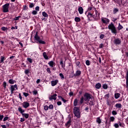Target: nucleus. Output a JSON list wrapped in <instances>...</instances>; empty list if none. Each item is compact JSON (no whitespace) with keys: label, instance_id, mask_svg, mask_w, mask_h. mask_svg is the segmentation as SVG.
<instances>
[{"label":"nucleus","instance_id":"nucleus-58","mask_svg":"<svg viewBox=\"0 0 128 128\" xmlns=\"http://www.w3.org/2000/svg\"><path fill=\"white\" fill-rule=\"evenodd\" d=\"M24 120H25L24 118H20V122H24Z\"/></svg>","mask_w":128,"mask_h":128},{"label":"nucleus","instance_id":"nucleus-3","mask_svg":"<svg viewBox=\"0 0 128 128\" xmlns=\"http://www.w3.org/2000/svg\"><path fill=\"white\" fill-rule=\"evenodd\" d=\"M73 113L77 118H80V107L75 106L73 109Z\"/></svg>","mask_w":128,"mask_h":128},{"label":"nucleus","instance_id":"nucleus-11","mask_svg":"<svg viewBox=\"0 0 128 128\" xmlns=\"http://www.w3.org/2000/svg\"><path fill=\"white\" fill-rule=\"evenodd\" d=\"M56 96H58V94H53L49 97V100H56Z\"/></svg>","mask_w":128,"mask_h":128},{"label":"nucleus","instance_id":"nucleus-15","mask_svg":"<svg viewBox=\"0 0 128 128\" xmlns=\"http://www.w3.org/2000/svg\"><path fill=\"white\" fill-rule=\"evenodd\" d=\"M48 64L50 68H54L56 66V63L54 61H50L48 62Z\"/></svg>","mask_w":128,"mask_h":128},{"label":"nucleus","instance_id":"nucleus-26","mask_svg":"<svg viewBox=\"0 0 128 128\" xmlns=\"http://www.w3.org/2000/svg\"><path fill=\"white\" fill-rule=\"evenodd\" d=\"M22 116L26 118H28V116H30V115L28 114H26V113H23L22 114Z\"/></svg>","mask_w":128,"mask_h":128},{"label":"nucleus","instance_id":"nucleus-51","mask_svg":"<svg viewBox=\"0 0 128 128\" xmlns=\"http://www.w3.org/2000/svg\"><path fill=\"white\" fill-rule=\"evenodd\" d=\"M48 108H50V110H52L54 108V105L52 104H50L48 106Z\"/></svg>","mask_w":128,"mask_h":128},{"label":"nucleus","instance_id":"nucleus-27","mask_svg":"<svg viewBox=\"0 0 128 128\" xmlns=\"http://www.w3.org/2000/svg\"><path fill=\"white\" fill-rule=\"evenodd\" d=\"M58 98L59 100H62V102H64V103L66 102V100H64V98L62 97V96H58Z\"/></svg>","mask_w":128,"mask_h":128},{"label":"nucleus","instance_id":"nucleus-31","mask_svg":"<svg viewBox=\"0 0 128 128\" xmlns=\"http://www.w3.org/2000/svg\"><path fill=\"white\" fill-rule=\"evenodd\" d=\"M122 28H124V26L120 24V23H119L118 26V30H122Z\"/></svg>","mask_w":128,"mask_h":128},{"label":"nucleus","instance_id":"nucleus-63","mask_svg":"<svg viewBox=\"0 0 128 128\" xmlns=\"http://www.w3.org/2000/svg\"><path fill=\"white\" fill-rule=\"evenodd\" d=\"M69 95L70 96H74V93L72 92H70L69 93Z\"/></svg>","mask_w":128,"mask_h":128},{"label":"nucleus","instance_id":"nucleus-13","mask_svg":"<svg viewBox=\"0 0 128 128\" xmlns=\"http://www.w3.org/2000/svg\"><path fill=\"white\" fill-rule=\"evenodd\" d=\"M58 82V80H52L51 82V86H56Z\"/></svg>","mask_w":128,"mask_h":128},{"label":"nucleus","instance_id":"nucleus-14","mask_svg":"<svg viewBox=\"0 0 128 128\" xmlns=\"http://www.w3.org/2000/svg\"><path fill=\"white\" fill-rule=\"evenodd\" d=\"M82 74V71L80 70H77L76 72V73L74 74V76H80Z\"/></svg>","mask_w":128,"mask_h":128},{"label":"nucleus","instance_id":"nucleus-12","mask_svg":"<svg viewBox=\"0 0 128 128\" xmlns=\"http://www.w3.org/2000/svg\"><path fill=\"white\" fill-rule=\"evenodd\" d=\"M22 106L24 108H28L30 106V103H28V102H24L22 104Z\"/></svg>","mask_w":128,"mask_h":128},{"label":"nucleus","instance_id":"nucleus-37","mask_svg":"<svg viewBox=\"0 0 128 128\" xmlns=\"http://www.w3.org/2000/svg\"><path fill=\"white\" fill-rule=\"evenodd\" d=\"M6 59L4 58V56H0V62H4V60Z\"/></svg>","mask_w":128,"mask_h":128},{"label":"nucleus","instance_id":"nucleus-53","mask_svg":"<svg viewBox=\"0 0 128 128\" xmlns=\"http://www.w3.org/2000/svg\"><path fill=\"white\" fill-rule=\"evenodd\" d=\"M44 110H48V106L46 105L44 106Z\"/></svg>","mask_w":128,"mask_h":128},{"label":"nucleus","instance_id":"nucleus-41","mask_svg":"<svg viewBox=\"0 0 128 128\" xmlns=\"http://www.w3.org/2000/svg\"><path fill=\"white\" fill-rule=\"evenodd\" d=\"M60 78L62 80H64V74H62V73L60 74Z\"/></svg>","mask_w":128,"mask_h":128},{"label":"nucleus","instance_id":"nucleus-39","mask_svg":"<svg viewBox=\"0 0 128 128\" xmlns=\"http://www.w3.org/2000/svg\"><path fill=\"white\" fill-rule=\"evenodd\" d=\"M20 18H22V16H18L15 17L14 20H18Z\"/></svg>","mask_w":128,"mask_h":128},{"label":"nucleus","instance_id":"nucleus-28","mask_svg":"<svg viewBox=\"0 0 128 128\" xmlns=\"http://www.w3.org/2000/svg\"><path fill=\"white\" fill-rule=\"evenodd\" d=\"M116 108H122V104H116L115 105Z\"/></svg>","mask_w":128,"mask_h":128},{"label":"nucleus","instance_id":"nucleus-48","mask_svg":"<svg viewBox=\"0 0 128 128\" xmlns=\"http://www.w3.org/2000/svg\"><path fill=\"white\" fill-rule=\"evenodd\" d=\"M1 30H3L4 32H6V30H7L8 28H6V27H2V28H1Z\"/></svg>","mask_w":128,"mask_h":128},{"label":"nucleus","instance_id":"nucleus-25","mask_svg":"<svg viewBox=\"0 0 128 128\" xmlns=\"http://www.w3.org/2000/svg\"><path fill=\"white\" fill-rule=\"evenodd\" d=\"M120 96V93H116L114 94V98L116 100H118Z\"/></svg>","mask_w":128,"mask_h":128},{"label":"nucleus","instance_id":"nucleus-18","mask_svg":"<svg viewBox=\"0 0 128 128\" xmlns=\"http://www.w3.org/2000/svg\"><path fill=\"white\" fill-rule=\"evenodd\" d=\"M71 124H72V121L70 120H69L65 124V126H66V128H70V126Z\"/></svg>","mask_w":128,"mask_h":128},{"label":"nucleus","instance_id":"nucleus-17","mask_svg":"<svg viewBox=\"0 0 128 128\" xmlns=\"http://www.w3.org/2000/svg\"><path fill=\"white\" fill-rule=\"evenodd\" d=\"M126 88H128V72H126Z\"/></svg>","mask_w":128,"mask_h":128},{"label":"nucleus","instance_id":"nucleus-44","mask_svg":"<svg viewBox=\"0 0 128 128\" xmlns=\"http://www.w3.org/2000/svg\"><path fill=\"white\" fill-rule=\"evenodd\" d=\"M34 6V3H30L29 5V8H32Z\"/></svg>","mask_w":128,"mask_h":128},{"label":"nucleus","instance_id":"nucleus-61","mask_svg":"<svg viewBox=\"0 0 128 128\" xmlns=\"http://www.w3.org/2000/svg\"><path fill=\"white\" fill-rule=\"evenodd\" d=\"M36 84H40V80L38 79L36 81Z\"/></svg>","mask_w":128,"mask_h":128},{"label":"nucleus","instance_id":"nucleus-30","mask_svg":"<svg viewBox=\"0 0 128 128\" xmlns=\"http://www.w3.org/2000/svg\"><path fill=\"white\" fill-rule=\"evenodd\" d=\"M96 122L98 124L102 123V120H100V117L96 118Z\"/></svg>","mask_w":128,"mask_h":128},{"label":"nucleus","instance_id":"nucleus-36","mask_svg":"<svg viewBox=\"0 0 128 128\" xmlns=\"http://www.w3.org/2000/svg\"><path fill=\"white\" fill-rule=\"evenodd\" d=\"M115 2L116 4H122V0H115Z\"/></svg>","mask_w":128,"mask_h":128},{"label":"nucleus","instance_id":"nucleus-49","mask_svg":"<svg viewBox=\"0 0 128 128\" xmlns=\"http://www.w3.org/2000/svg\"><path fill=\"white\" fill-rule=\"evenodd\" d=\"M38 14V11L36 10H33L32 12V14H33L34 16H36V14Z\"/></svg>","mask_w":128,"mask_h":128},{"label":"nucleus","instance_id":"nucleus-21","mask_svg":"<svg viewBox=\"0 0 128 128\" xmlns=\"http://www.w3.org/2000/svg\"><path fill=\"white\" fill-rule=\"evenodd\" d=\"M42 56L44 60H48V55L46 54V52H44L42 53Z\"/></svg>","mask_w":128,"mask_h":128},{"label":"nucleus","instance_id":"nucleus-40","mask_svg":"<svg viewBox=\"0 0 128 128\" xmlns=\"http://www.w3.org/2000/svg\"><path fill=\"white\" fill-rule=\"evenodd\" d=\"M47 72H48V74H52V71H50V68H48L46 70Z\"/></svg>","mask_w":128,"mask_h":128},{"label":"nucleus","instance_id":"nucleus-19","mask_svg":"<svg viewBox=\"0 0 128 128\" xmlns=\"http://www.w3.org/2000/svg\"><path fill=\"white\" fill-rule=\"evenodd\" d=\"M18 110L19 112L21 114H24V110L22 108V107L19 106L18 108Z\"/></svg>","mask_w":128,"mask_h":128},{"label":"nucleus","instance_id":"nucleus-35","mask_svg":"<svg viewBox=\"0 0 128 128\" xmlns=\"http://www.w3.org/2000/svg\"><path fill=\"white\" fill-rule=\"evenodd\" d=\"M102 88H103L104 90H108V87L107 84H102Z\"/></svg>","mask_w":128,"mask_h":128},{"label":"nucleus","instance_id":"nucleus-43","mask_svg":"<svg viewBox=\"0 0 128 128\" xmlns=\"http://www.w3.org/2000/svg\"><path fill=\"white\" fill-rule=\"evenodd\" d=\"M23 95L24 96L25 98H27V96H30V94H28V93H26V92H23Z\"/></svg>","mask_w":128,"mask_h":128},{"label":"nucleus","instance_id":"nucleus-52","mask_svg":"<svg viewBox=\"0 0 128 128\" xmlns=\"http://www.w3.org/2000/svg\"><path fill=\"white\" fill-rule=\"evenodd\" d=\"M32 92H33V94H34V96H36V94H38V90H34Z\"/></svg>","mask_w":128,"mask_h":128},{"label":"nucleus","instance_id":"nucleus-62","mask_svg":"<svg viewBox=\"0 0 128 128\" xmlns=\"http://www.w3.org/2000/svg\"><path fill=\"white\" fill-rule=\"evenodd\" d=\"M57 104H58V106H61V104H62V102H57Z\"/></svg>","mask_w":128,"mask_h":128},{"label":"nucleus","instance_id":"nucleus-9","mask_svg":"<svg viewBox=\"0 0 128 128\" xmlns=\"http://www.w3.org/2000/svg\"><path fill=\"white\" fill-rule=\"evenodd\" d=\"M101 20L103 24H108L110 23V20L105 18H102Z\"/></svg>","mask_w":128,"mask_h":128},{"label":"nucleus","instance_id":"nucleus-22","mask_svg":"<svg viewBox=\"0 0 128 128\" xmlns=\"http://www.w3.org/2000/svg\"><path fill=\"white\" fill-rule=\"evenodd\" d=\"M118 124L120 126V128H124L126 126V125L124 124V122H118Z\"/></svg>","mask_w":128,"mask_h":128},{"label":"nucleus","instance_id":"nucleus-2","mask_svg":"<svg viewBox=\"0 0 128 128\" xmlns=\"http://www.w3.org/2000/svg\"><path fill=\"white\" fill-rule=\"evenodd\" d=\"M108 28L110 30H111L112 34H118V30H116V27L114 26V23L111 22L109 25L108 26Z\"/></svg>","mask_w":128,"mask_h":128},{"label":"nucleus","instance_id":"nucleus-45","mask_svg":"<svg viewBox=\"0 0 128 128\" xmlns=\"http://www.w3.org/2000/svg\"><path fill=\"white\" fill-rule=\"evenodd\" d=\"M8 118H10L8 116H5L3 119V122H6V120H8Z\"/></svg>","mask_w":128,"mask_h":128},{"label":"nucleus","instance_id":"nucleus-6","mask_svg":"<svg viewBox=\"0 0 128 128\" xmlns=\"http://www.w3.org/2000/svg\"><path fill=\"white\" fill-rule=\"evenodd\" d=\"M10 8V4L7 3L2 6L3 12H8V8Z\"/></svg>","mask_w":128,"mask_h":128},{"label":"nucleus","instance_id":"nucleus-56","mask_svg":"<svg viewBox=\"0 0 128 128\" xmlns=\"http://www.w3.org/2000/svg\"><path fill=\"white\" fill-rule=\"evenodd\" d=\"M104 48V44H101L99 45V48Z\"/></svg>","mask_w":128,"mask_h":128},{"label":"nucleus","instance_id":"nucleus-8","mask_svg":"<svg viewBox=\"0 0 128 128\" xmlns=\"http://www.w3.org/2000/svg\"><path fill=\"white\" fill-rule=\"evenodd\" d=\"M88 12L92 10V12H94L95 14H96V16H98V10H96V8L92 7V6H88Z\"/></svg>","mask_w":128,"mask_h":128},{"label":"nucleus","instance_id":"nucleus-5","mask_svg":"<svg viewBox=\"0 0 128 128\" xmlns=\"http://www.w3.org/2000/svg\"><path fill=\"white\" fill-rule=\"evenodd\" d=\"M34 38L35 40H36V42H38L39 44H46V42H44V41H42V40H40V36H38V32H36V34L34 37Z\"/></svg>","mask_w":128,"mask_h":128},{"label":"nucleus","instance_id":"nucleus-57","mask_svg":"<svg viewBox=\"0 0 128 128\" xmlns=\"http://www.w3.org/2000/svg\"><path fill=\"white\" fill-rule=\"evenodd\" d=\"M100 38H101V40H102V38H104V34H102L101 35H100Z\"/></svg>","mask_w":128,"mask_h":128},{"label":"nucleus","instance_id":"nucleus-42","mask_svg":"<svg viewBox=\"0 0 128 128\" xmlns=\"http://www.w3.org/2000/svg\"><path fill=\"white\" fill-rule=\"evenodd\" d=\"M24 74H26V75L28 74H30V70H29L28 69L26 70H24Z\"/></svg>","mask_w":128,"mask_h":128},{"label":"nucleus","instance_id":"nucleus-33","mask_svg":"<svg viewBox=\"0 0 128 128\" xmlns=\"http://www.w3.org/2000/svg\"><path fill=\"white\" fill-rule=\"evenodd\" d=\"M42 15L44 18H48V13L46 12H42Z\"/></svg>","mask_w":128,"mask_h":128},{"label":"nucleus","instance_id":"nucleus-1","mask_svg":"<svg viewBox=\"0 0 128 128\" xmlns=\"http://www.w3.org/2000/svg\"><path fill=\"white\" fill-rule=\"evenodd\" d=\"M84 102H88L90 106H94V103L92 100V96L88 92H85L84 96H82L78 102V98H75L74 100V106H82L84 104Z\"/></svg>","mask_w":128,"mask_h":128},{"label":"nucleus","instance_id":"nucleus-23","mask_svg":"<svg viewBox=\"0 0 128 128\" xmlns=\"http://www.w3.org/2000/svg\"><path fill=\"white\" fill-rule=\"evenodd\" d=\"M116 118H114V117L110 116V122H114Z\"/></svg>","mask_w":128,"mask_h":128},{"label":"nucleus","instance_id":"nucleus-20","mask_svg":"<svg viewBox=\"0 0 128 128\" xmlns=\"http://www.w3.org/2000/svg\"><path fill=\"white\" fill-rule=\"evenodd\" d=\"M95 88H97V90H100V88H102V84L100 82L97 83L95 86Z\"/></svg>","mask_w":128,"mask_h":128},{"label":"nucleus","instance_id":"nucleus-55","mask_svg":"<svg viewBox=\"0 0 128 128\" xmlns=\"http://www.w3.org/2000/svg\"><path fill=\"white\" fill-rule=\"evenodd\" d=\"M35 10L36 12H39L40 11V6H36Z\"/></svg>","mask_w":128,"mask_h":128},{"label":"nucleus","instance_id":"nucleus-16","mask_svg":"<svg viewBox=\"0 0 128 128\" xmlns=\"http://www.w3.org/2000/svg\"><path fill=\"white\" fill-rule=\"evenodd\" d=\"M78 12L80 14H84V8L82 6H80L78 8Z\"/></svg>","mask_w":128,"mask_h":128},{"label":"nucleus","instance_id":"nucleus-38","mask_svg":"<svg viewBox=\"0 0 128 128\" xmlns=\"http://www.w3.org/2000/svg\"><path fill=\"white\" fill-rule=\"evenodd\" d=\"M114 126L115 128H120V125L118 124V123H116L114 124Z\"/></svg>","mask_w":128,"mask_h":128},{"label":"nucleus","instance_id":"nucleus-29","mask_svg":"<svg viewBox=\"0 0 128 128\" xmlns=\"http://www.w3.org/2000/svg\"><path fill=\"white\" fill-rule=\"evenodd\" d=\"M8 82L10 84H14V82H16V80H14L12 79H10L8 80Z\"/></svg>","mask_w":128,"mask_h":128},{"label":"nucleus","instance_id":"nucleus-64","mask_svg":"<svg viewBox=\"0 0 128 128\" xmlns=\"http://www.w3.org/2000/svg\"><path fill=\"white\" fill-rule=\"evenodd\" d=\"M85 110H86V112H88V106H86V107L85 108Z\"/></svg>","mask_w":128,"mask_h":128},{"label":"nucleus","instance_id":"nucleus-59","mask_svg":"<svg viewBox=\"0 0 128 128\" xmlns=\"http://www.w3.org/2000/svg\"><path fill=\"white\" fill-rule=\"evenodd\" d=\"M3 86H4V88H6V82H3Z\"/></svg>","mask_w":128,"mask_h":128},{"label":"nucleus","instance_id":"nucleus-46","mask_svg":"<svg viewBox=\"0 0 128 128\" xmlns=\"http://www.w3.org/2000/svg\"><path fill=\"white\" fill-rule=\"evenodd\" d=\"M112 114L113 116H116V114H118V112H116V110H112Z\"/></svg>","mask_w":128,"mask_h":128},{"label":"nucleus","instance_id":"nucleus-4","mask_svg":"<svg viewBox=\"0 0 128 128\" xmlns=\"http://www.w3.org/2000/svg\"><path fill=\"white\" fill-rule=\"evenodd\" d=\"M96 16V14H92V12H88V14L87 15V17L88 18L89 20H90V18H93L94 20H98L100 18V13H98V16Z\"/></svg>","mask_w":128,"mask_h":128},{"label":"nucleus","instance_id":"nucleus-34","mask_svg":"<svg viewBox=\"0 0 128 128\" xmlns=\"http://www.w3.org/2000/svg\"><path fill=\"white\" fill-rule=\"evenodd\" d=\"M74 20L76 22H80V18L78 17H76L74 18Z\"/></svg>","mask_w":128,"mask_h":128},{"label":"nucleus","instance_id":"nucleus-32","mask_svg":"<svg viewBox=\"0 0 128 128\" xmlns=\"http://www.w3.org/2000/svg\"><path fill=\"white\" fill-rule=\"evenodd\" d=\"M60 64L62 68H66V65L64 64V61H62V60H61L60 62Z\"/></svg>","mask_w":128,"mask_h":128},{"label":"nucleus","instance_id":"nucleus-60","mask_svg":"<svg viewBox=\"0 0 128 128\" xmlns=\"http://www.w3.org/2000/svg\"><path fill=\"white\" fill-rule=\"evenodd\" d=\"M112 20L114 22H116V20H118V18H113Z\"/></svg>","mask_w":128,"mask_h":128},{"label":"nucleus","instance_id":"nucleus-50","mask_svg":"<svg viewBox=\"0 0 128 128\" xmlns=\"http://www.w3.org/2000/svg\"><path fill=\"white\" fill-rule=\"evenodd\" d=\"M86 66H90V60H86Z\"/></svg>","mask_w":128,"mask_h":128},{"label":"nucleus","instance_id":"nucleus-54","mask_svg":"<svg viewBox=\"0 0 128 128\" xmlns=\"http://www.w3.org/2000/svg\"><path fill=\"white\" fill-rule=\"evenodd\" d=\"M4 118V115H2L0 114V122H2Z\"/></svg>","mask_w":128,"mask_h":128},{"label":"nucleus","instance_id":"nucleus-10","mask_svg":"<svg viewBox=\"0 0 128 128\" xmlns=\"http://www.w3.org/2000/svg\"><path fill=\"white\" fill-rule=\"evenodd\" d=\"M120 42H122V41L120 40V38H115L114 40V44H120Z\"/></svg>","mask_w":128,"mask_h":128},{"label":"nucleus","instance_id":"nucleus-47","mask_svg":"<svg viewBox=\"0 0 128 128\" xmlns=\"http://www.w3.org/2000/svg\"><path fill=\"white\" fill-rule=\"evenodd\" d=\"M27 60H28V62H30V64H32V59L30 58H27Z\"/></svg>","mask_w":128,"mask_h":128},{"label":"nucleus","instance_id":"nucleus-7","mask_svg":"<svg viewBox=\"0 0 128 128\" xmlns=\"http://www.w3.org/2000/svg\"><path fill=\"white\" fill-rule=\"evenodd\" d=\"M10 88L11 92V94H12L14 90H18V85H16V84L14 85H11Z\"/></svg>","mask_w":128,"mask_h":128},{"label":"nucleus","instance_id":"nucleus-24","mask_svg":"<svg viewBox=\"0 0 128 128\" xmlns=\"http://www.w3.org/2000/svg\"><path fill=\"white\" fill-rule=\"evenodd\" d=\"M118 8H114L113 9V14H118Z\"/></svg>","mask_w":128,"mask_h":128}]
</instances>
